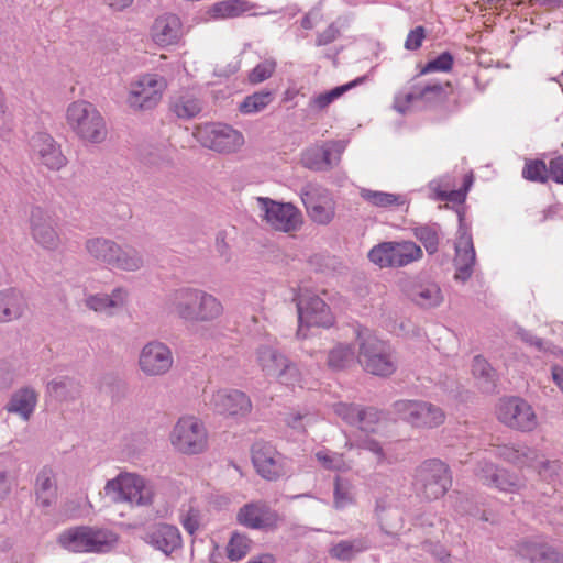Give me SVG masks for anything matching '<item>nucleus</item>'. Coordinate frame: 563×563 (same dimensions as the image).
<instances>
[{
	"instance_id": "f257e3e1",
	"label": "nucleus",
	"mask_w": 563,
	"mask_h": 563,
	"mask_svg": "<svg viewBox=\"0 0 563 563\" xmlns=\"http://www.w3.org/2000/svg\"><path fill=\"white\" fill-rule=\"evenodd\" d=\"M174 311L188 322H211L223 314L222 302L200 289H183L175 294Z\"/></svg>"
},
{
	"instance_id": "f03ea898",
	"label": "nucleus",
	"mask_w": 563,
	"mask_h": 563,
	"mask_svg": "<svg viewBox=\"0 0 563 563\" xmlns=\"http://www.w3.org/2000/svg\"><path fill=\"white\" fill-rule=\"evenodd\" d=\"M118 542L113 531L92 526H77L63 531L58 543L66 550L75 553L108 552Z\"/></svg>"
},
{
	"instance_id": "7ed1b4c3",
	"label": "nucleus",
	"mask_w": 563,
	"mask_h": 563,
	"mask_svg": "<svg viewBox=\"0 0 563 563\" xmlns=\"http://www.w3.org/2000/svg\"><path fill=\"white\" fill-rule=\"evenodd\" d=\"M66 122L82 141L100 143L107 137L104 119L91 102L73 101L66 110Z\"/></svg>"
},
{
	"instance_id": "20e7f679",
	"label": "nucleus",
	"mask_w": 563,
	"mask_h": 563,
	"mask_svg": "<svg viewBox=\"0 0 563 563\" xmlns=\"http://www.w3.org/2000/svg\"><path fill=\"white\" fill-rule=\"evenodd\" d=\"M357 336L360 340L357 362L364 371L382 377L393 375L397 364L390 346L369 332H358Z\"/></svg>"
},
{
	"instance_id": "39448f33",
	"label": "nucleus",
	"mask_w": 563,
	"mask_h": 563,
	"mask_svg": "<svg viewBox=\"0 0 563 563\" xmlns=\"http://www.w3.org/2000/svg\"><path fill=\"white\" fill-rule=\"evenodd\" d=\"M208 431L195 416L180 417L169 433L173 449L184 455H198L208 449Z\"/></svg>"
},
{
	"instance_id": "423d86ee",
	"label": "nucleus",
	"mask_w": 563,
	"mask_h": 563,
	"mask_svg": "<svg viewBox=\"0 0 563 563\" xmlns=\"http://www.w3.org/2000/svg\"><path fill=\"white\" fill-rule=\"evenodd\" d=\"M422 249L410 240L382 242L368 252V258L380 268H399L420 261Z\"/></svg>"
},
{
	"instance_id": "0eeeda50",
	"label": "nucleus",
	"mask_w": 563,
	"mask_h": 563,
	"mask_svg": "<svg viewBox=\"0 0 563 563\" xmlns=\"http://www.w3.org/2000/svg\"><path fill=\"white\" fill-rule=\"evenodd\" d=\"M415 485L427 499L441 498L452 485L448 465L437 459L424 461L416 470Z\"/></svg>"
},
{
	"instance_id": "6e6552de",
	"label": "nucleus",
	"mask_w": 563,
	"mask_h": 563,
	"mask_svg": "<svg viewBox=\"0 0 563 563\" xmlns=\"http://www.w3.org/2000/svg\"><path fill=\"white\" fill-rule=\"evenodd\" d=\"M167 89V80L158 74L140 75L130 84L126 103L133 110H150L155 108Z\"/></svg>"
},
{
	"instance_id": "1a4fd4ad",
	"label": "nucleus",
	"mask_w": 563,
	"mask_h": 563,
	"mask_svg": "<svg viewBox=\"0 0 563 563\" xmlns=\"http://www.w3.org/2000/svg\"><path fill=\"white\" fill-rule=\"evenodd\" d=\"M86 250L96 261L120 269L135 271L143 264L142 257L132 247L121 249L113 241L103 238L89 239Z\"/></svg>"
},
{
	"instance_id": "9d476101",
	"label": "nucleus",
	"mask_w": 563,
	"mask_h": 563,
	"mask_svg": "<svg viewBox=\"0 0 563 563\" xmlns=\"http://www.w3.org/2000/svg\"><path fill=\"white\" fill-rule=\"evenodd\" d=\"M107 495H114L115 501L128 503L131 506H146L152 504L153 490L143 477L133 473H121L107 482Z\"/></svg>"
},
{
	"instance_id": "9b49d317",
	"label": "nucleus",
	"mask_w": 563,
	"mask_h": 563,
	"mask_svg": "<svg viewBox=\"0 0 563 563\" xmlns=\"http://www.w3.org/2000/svg\"><path fill=\"white\" fill-rule=\"evenodd\" d=\"M255 356L258 367L265 375L276 377L282 384L290 387L301 386L299 368L275 347L260 346Z\"/></svg>"
},
{
	"instance_id": "f8f14e48",
	"label": "nucleus",
	"mask_w": 563,
	"mask_h": 563,
	"mask_svg": "<svg viewBox=\"0 0 563 563\" xmlns=\"http://www.w3.org/2000/svg\"><path fill=\"white\" fill-rule=\"evenodd\" d=\"M196 140L205 147L219 153H232L244 144V136L238 130L222 123H206L196 128Z\"/></svg>"
},
{
	"instance_id": "ddd939ff",
	"label": "nucleus",
	"mask_w": 563,
	"mask_h": 563,
	"mask_svg": "<svg viewBox=\"0 0 563 563\" xmlns=\"http://www.w3.org/2000/svg\"><path fill=\"white\" fill-rule=\"evenodd\" d=\"M496 417L504 426L521 432H530L538 426L533 408L519 397L500 399L496 407Z\"/></svg>"
},
{
	"instance_id": "4468645a",
	"label": "nucleus",
	"mask_w": 563,
	"mask_h": 563,
	"mask_svg": "<svg viewBox=\"0 0 563 563\" xmlns=\"http://www.w3.org/2000/svg\"><path fill=\"white\" fill-rule=\"evenodd\" d=\"M257 202L264 211V220L274 230L290 233L302 224L301 212L291 203H283L260 197Z\"/></svg>"
},
{
	"instance_id": "2eb2a0df",
	"label": "nucleus",
	"mask_w": 563,
	"mask_h": 563,
	"mask_svg": "<svg viewBox=\"0 0 563 563\" xmlns=\"http://www.w3.org/2000/svg\"><path fill=\"white\" fill-rule=\"evenodd\" d=\"M394 407L402 419L417 428H437L445 420L443 410L427 401L399 400Z\"/></svg>"
},
{
	"instance_id": "dca6fc26",
	"label": "nucleus",
	"mask_w": 563,
	"mask_h": 563,
	"mask_svg": "<svg viewBox=\"0 0 563 563\" xmlns=\"http://www.w3.org/2000/svg\"><path fill=\"white\" fill-rule=\"evenodd\" d=\"M495 455L519 468H533L541 476H545L551 462L544 461L541 453L521 443L496 445Z\"/></svg>"
},
{
	"instance_id": "f3484780",
	"label": "nucleus",
	"mask_w": 563,
	"mask_h": 563,
	"mask_svg": "<svg viewBox=\"0 0 563 563\" xmlns=\"http://www.w3.org/2000/svg\"><path fill=\"white\" fill-rule=\"evenodd\" d=\"M309 218L318 224H329L335 216V201L331 194L317 186L308 185L301 194Z\"/></svg>"
},
{
	"instance_id": "a211bd4d",
	"label": "nucleus",
	"mask_w": 563,
	"mask_h": 563,
	"mask_svg": "<svg viewBox=\"0 0 563 563\" xmlns=\"http://www.w3.org/2000/svg\"><path fill=\"white\" fill-rule=\"evenodd\" d=\"M299 325L329 328L334 316L323 299L316 295L302 294L297 302Z\"/></svg>"
},
{
	"instance_id": "6ab92c4d",
	"label": "nucleus",
	"mask_w": 563,
	"mask_h": 563,
	"mask_svg": "<svg viewBox=\"0 0 563 563\" xmlns=\"http://www.w3.org/2000/svg\"><path fill=\"white\" fill-rule=\"evenodd\" d=\"M174 357L170 349L157 341L147 343L139 356L140 369L146 376H162L170 371Z\"/></svg>"
},
{
	"instance_id": "aec40b11",
	"label": "nucleus",
	"mask_w": 563,
	"mask_h": 563,
	"mask_svg": "<svg viewBox=\"0 0 563 563\" xmlns=\"http://www.w3.org/2000/svg\"><path fill=\"white\" fill-rule=\"evenodd\" d=\"M241 526L254 530H273L277 528L280 517L264 503H249L241 507L236 514Z\"/></svg>"
},
{
	"instance_id": "412c9836",
	"label": "nucleus",
	"mask_w": 563,
	"mask_h": 563,
	"mask_svg": "<svg viewBox=\"0 0 563 563\" xmlns=\"http://www.w3.org/2000/svg\"><path fill=\"white\" fill-rule=\"evenodd\" d=\"M252 462L257 473L266 479H276L283 475L282 455L266 442H256L252 446Z\"/></svg>"
},
{
	"instance_id": "4be33fe9",
	"label": "nucleus",
	"mask_w": 563,
	"mask_h": 563,
	"mask_svg": "<svg viewBox=\"0 0 563 563\" xmlns=\"http://www.w3.org/2000/svg\"><path fill=\"white\" fill-rule=\"evenodd\" d=\"M402 290L415 305L421 308H433L443 301L440 286L430 279H409L404 284Z\"/></svg>"
},
{
	"instance_id": "5701e85b",
	"label": "nucleus",
	"mask_w": 563,
	"mask_h": 563,
	"mask_svg": "<svg viewBox=\"0 0 563 563\" xmlns=\"http://www.w3.org/2000/svg\"><path fill=\"white\" fill-rule=\"evenodd\" d=\"M150 35L161 47L176 45L183 36V23L178 15L164 13L154 20Z\"/></svg>"
},
{
	"instance_id": "b1692460",
	"label": "nucleus",
	"mask_w": 563,
	"mask_h": 563,
	"mask_svg": "<svg viewBox=\"0 0 563 563\" xmlns=\"http://www.w3.org/2000/svg\"><path fill=\"white\" fill-rule=\"evenodd\" d=\"M345 150L342 141H328L308 148L302 155L303 164L310 169H322L336 164Z\"/></svg>"
},
{
	"instance_id": "393cba45",
	"label": "nucleus",
	"mask_w": 563,
	"mask_h": 563,
	"mask_svg": "<svg viewBox=\"0 0 563 563\" xmlns=\"http://www.w3.org/2000/svg\"><path fill=\"white\" fill-rule=\"evenodd\" d=\"M31 233L34 241L45 249L52 250L59 244L54 218L41 208L31 212Z\"/></svg>"
},
{
	"instance_id": "a878e982",
	"label": "nucleus",
	"mask_w": 563,
	"mask_h": 563,
	"mask_svg": "<svg viewBox=\"0 0 563 563\" xmlns=\"http://www.w3.org/2000/svg\"><path fill=\"white\" fill-rule=\"evenodd\" d=\"M34 159L49 169H60L66 164V157L54 139L45 133H38L31 141Z\"/></svg>"
},
{
	"instance_id": "bb28decb",
	"label": "nucleus",
	"mask_w": 563,
	"mask_h": 563,
	"mask_svg": "<svg viewBox=\"0 0 563 563\" xmlns=\"http://www.w3.org/2000/svg\"><path fill=\"white\" fill-rule=\"evenodd\" d=\"M477 476L485 485L495 487L500 492L518 493L525 487V481L518 475L505 468H499L492 463H486Z\"/></svg>"
},
{
	"instance_id": "cd10ccee",
	"label": "nucleus",
	"mask_w": 563,
	"mask_h": 563,
	"mask_svg": "<svg viewBox=\"0 0 563 563\" xmlns=\"http://www.w3.org/2000/svg\"><path fill=\"white\" fill-rule=\"evenodd\" d=\"M336 416L349 424H355L365 432H375V424L379 422L380 415L374 408L363 409L358 406L339 402L333 406Z\"/></svg>"
},
{
	"instance_id": "c85d7f7f",
	"label": "nucleus",
	"mask_w": 563,
	"mask_h": 563,
	"mask_svg": "<svg viewBox=\"0 0 563 563\" xmlns=\"http://www.w3.org/2000/svg\"><path fill=\"white\" fill-rule=\"evenodd\" d=\"M211 402L218 413L227 416H244L252 408L250 398L239 390H218Z\"/></svg>"
},
{
	"instance_id": "c756f323",
	"label": "nucleus",
	"mask_w": 563,
	"mask_h": 563,
	"mask_svg": "<svg viewBox=\"0 0 563 563\" xmlns=\"http://www.w3.org/2000/svg\"><path fill=\"white\" fill-rule=\"evenodd\" d=\"M145 540L165 554H169L181 547V536L178 528L163 522L152 526Z\"/></svg>"
},
{
	"instance_id": "7c9ffc66",
	"label": "nucleus",
	"mask_w": 563,
	"mask_h": 563,
	"mask_svg": "<svg viewBox=\"0 0 563 563\" xmlns=\"http://www.w3.org/2000/svg\"><path fill=\"white\" fill-rule=\"evenodd\" d=\"M455 253V278L464 282L471 277L475 264V250L471 234L463 232L457 236Z\"/></svg>"
},
{
	"instance_id": "2f4dec72",
	"label": "nucleus",
	"mask_w": 563,
	"mask_h": 563,
	"mask_svg": "<svg viewBox=\"0 0 563 563\" xmlns=\"http://www.w3.org/2000/svg\"><path fill=\"white\" fill-rule=\"evenodd\" d=\"M360 197L368 206L376 209L393 210L408 205L405 195L373 190L368 188H362L360 190Z\"/></svg>"
},
{
	"instance_id": "473e14b6",
	"label": "nucleus",
	"mask_w": 563,
	"mask_h": 563,
	"mask_svg": "<svg viewBox=\"0 0 563 563\" xmlns=\"http://www.w3.org/2000/svg\"><path fill=\"white\" fill-rule=\"evenodd\" d=\"M452 85L448 81L444 84L435 82L417 87L415 91L407 95V101L420 100L428 104H437L445 101L452 95Z\"/></svg>"
},
{
	"instance_id": "72a5a7b5",
	"label": "nucleus",
	"mask_w": 563,
	"mask_h": 563,
	"mask_svg": "<svg viewBox=\"0 0 563 563\" xmlns=\"http://www.w3.org/2000/svg\"><path fill=\"white\" fill-rule=\"evenodd\" d=\"M25 307V299L20 292L13 289L0 291V322L21 317Z\"/></svg>"
},
{
	"instance_id": "f704fd0d",
	"label": "nucleus",
	"mask_w": 563,
	"mask_h": 563,
	"mask_svg": "<svg viewBox=\"0 0 563 563\" xmlns=\"http://www.w3.org/2000/svg\"><path fill=\"white\" fill-rule=\"evenodd\" d=\"M253 9V5L245 0H224L213 3L208 14L214 20L239 18Z\"/></svg>"
},
{
	"instance_id": "c9c22d12",
	"label": "nucleus",
	"mask_w": 563,
	"mask_h": 563,
	"mask_svg": "<svg viewBox=\"0 0 563 563\" xmlns=\"http://www.w3.org/2000/svg\"><path fill=\"white\" fill-rule=\"evenodd\" d=\"M36 501L43 508L51 507L57 497V487L51 470H43L35 483Z\"/></svg>"
},
{
	"instance_id": "e433bc0d",
	"label": "nucleus",
	"mask_w": 563,
	"mask_h": 563,
	"mask_svg": "<svg viewBox=\"0 0 563 563\" xmlns=\"http://www.w3.org/2000/svg\"><path fill=\"white\" fill-rule=\"evenodd\" d=\"M36 402L37 396L35 391L30 388H23L12 396L7 409L10 412L20 415L24 420H27Z\"/></svg>"
},
{
	"instance_id": "4c0bfd02",
	"label": "nucleus",
	"mask_w": 563,
	"mask_h": 563,
	"mask_svg": "<svg viewBox=\"0 0 563 563\" xmlns=\"http://www.w3.org/2000/svg\"><path fill=\"white\" fill-rule=\"evenodd\" d=\"M521 551L531 563H563V553L549 544H529Z\"/></svg>"
},
{
	"instance_id": "58836bf2",
	"label": "nucleus",
	"mask_w": 563,
	"mask_h": 563,
	"mask_svg": "<svg viewBox=\"0 0 563 563\" xmlns=\"http://www.w3.org/2000/svg\"><path fill=\"white\" fill-rule=\"evenodd\" d=\"M363 81V78H356L355 80H352L345 85L338 86L330 91H325L322 93H319L311 98L309 106L312 110H324L327 109L333 101L339 99L341 96H343L345 92L351 90L352 88L356 87L358 84Z\"/></svg>"
},
{
	"instance_id": "ea45409f",
	"label": "nucleus",
	"mask_w": 563,
	"mask_h": 563,
	"mask_svg": "<svg viewBox=\"0 0 563 563\" xmlns=\"http://www.w3.org/2000/svg\"><path fill=\"white\" fill-rule=\"evenodd\" d=\"M170 110L180 119H191L201 111V103L195 96L185 93L172 102Z\"/></svg>"
},
{
	"instance_id": "a19ab883",
	"label": "nucleus",
	"mask_w": 563,
	"mask_h": 563,
	"mask_svg": "<svg viewBox=\"0 0 563 563\" xmlns=\"http://www.w3.org/2000/svg\"><path fill=\"white\" fill-rule=\"evenodd\" d=\"M316 459L328 471L346 472L351 468V461L346 460L344 454L328 449L318 451Z\"/></svg>"
},
{
	"instance_id": "79ce46f5",
	"label": "nucleus",
	"mask_w": 563,
	"mask_h": 563,
	"mask_svg": "<svg viewBox=\"0 0 563 563\" xmlns=\"http://www.w3.org/2000/svg\"><path fill=\"white\" fill-rule=\"evenodd\" d=\"M251 543L247 536L240 532L232 533L225 548L228 559L230 561L242 560L250 552Z\"/></svg>"
},
{
	"instance_id": "37998d69",
	"label": "nucleus",
	"mask_w": 563,
	"mask_h": 563,
	"mask_svg": "<svg viewBox=\"0 0 563 563\" xmlns=\"http://www.w3.org/2000/svg\"><path fill=\"white\" fill-rule=\"evenodd\" d=\"M354 360V351L350 345L338 344L328 355V366L333 371L346 368Z\"/></svg>"
},
{
	"instance_id": "c03bdc74",
	"label": "nucleus",
	"mask_w": 563,
	"mask_h": 563,
	"mask_svg": "<svg viewBox=\"0 0 563 563\" xmlns=\"http://www.w3.org/2000/svg\"><path fill=\"white\" fill-rule=\"evenodd\" d=\"M273 101L271 91H258L244 98L239 110L244 114L256 113L264 110Z\"/></svg>"
},
{
	"instance_id": "a18cd8bd",
	"label": "nucleus",
	"mask_w": 563,
	"mask_h": 563,
	"mask_svg": "<svg viewBox=\"0 0 563 563\" xmlns=\"http://www.w3.org/2000/svg\"><path fill=\"white\" fill-rule=\"evenodd\" d=\"M124 302V292L121 289L113 291L112 297L91 296L87 299V306L99 312H108L111 308L122 306Z\"/></svg>"
},
{
	"instance_id": "49530a36",
	"label": "nucleus",
	"mask_w": 563,
	"mask_h": 563,
	"mask_svg": "<svg viewBox=\"0 0 563 563\" xmlns=\"http://www.w3.org/2000/svg\"><path fill=\"white\" fill-rule=\"evenodd\" d=\"M522 177L529 181L544 184L550 178L549 166L541 159H527Z\"/></svg>"
},
{
	"instance_id": "de8ad7c7",
	"label": "nucleus",
	"mask_w": 563,
	"mask_h": 563,
	"mask_svg": "<svg viewBox=\"0 0 563 563\" xmlns=\"http://www.w3.org/2000/svg\"><path fill=\"white\" fill-rule=\"evenodd\" d=\"M333 501L338 509L345 508L354 503L353 485L349 481L339 476L335 477Z\"/></svg>"
},
{
	"instance_id": "09e8293b",
	"label": "nucleus",
	"mask_w": 563,
	"mask_h": 563,
	"mask_svg": "<svg viewBox=\"0 0 563 563\" xmlns=\"http://www.w3.org/2000/svg\"><path fill=\"white\" fill-rule=\"evenodd\" d=\"M48 393L56 400H67L78 394V386L70 379L64 378L48 384Z\"/></svg>"
},
{
	"instance_id": "8fccbe9b",
	"label": "nucleus",
	"mask_w": 563,
	"mask_h": 563,
	"mask_svg": "<svg viewBox=\"0 0 563 563\" xmlns=\"http://www.w3.org/2000/svg\"><path fill=\"white\" fill-rule=\"evenodd\" d=\"M413 235L423 244L429 254H434L438 251L439 233L435 228L429 225L415 228Z\"/></svg>"
},
{
	"instance_id": "3c124183",
	"label": "nucleus",
	"mask_w": 563,
	"mask_h": 563,
	"mask_svg": "<svg viewBox=\"0 0 563 563\" xmlns=\"http://www.w3.org/2000/svg\"><path fill=\"white\" fill-rule=\"evenodd\" d=\"M473 175L467 174L464 177L463 180V188L459 190H439L435 189L437 198L441 201H449V202H455L461 203L464 202L466 198V194L470 190L471 186L473 185Z\"/></svg>"
},
{
	"instance_id": "603ef678",
	"label": "nucleus",
	"mask_w": 563,
	"mask_h": 563,
	"mask_svg": "<svg viewBox=\"0 0 563 563\" xmlns=\"http://www.w3.org/2000/svg\"><path fill=\"white\" fill-rule=\"evenodd\" d=\"M453 66V57L450 53L444 52L437 58L428 62L419 71V75H426L433 71H450Z\"/></svg>"
},
{
	"instance_id": "864d4df0",
	"label": "nucleus",
	"mask_w": 563,
	"mask_h": 563,
	"mask_svg": "<svg viewBox=\"0 0 563 563\" xmlns=\"http://www.w3.org/2000/svg\"><path fill=\"white\" fill-rule=\"evenodd\" d=\"M179 520L184 529L189 534H194L200 527V511L192 505H188L187 508L181 509Z\"/></svg>"
},
{
	"instance_id": "5fc2aeb1",
	"label": "nucleus",
	"mask_w": 563,
	"mask_h": 563,
	"mask_svg": "<svg viewBox=\"0 0 563 563\" xmlns=\"http://www.w3.org/2000/svg\"><path fill=\"white\" fill-rule=\"evenodd\" d=\"M276 62L273 59H266L256 65L249 74V81L251 84H260L268 79L275 71Z\"/></svg>"
},
{
	"instance_id": "6e6d98bb",
	"label": "nucleus",
	"mask_w": 563,
	"mask_h": 563,
	"mask_svg": "<svg viewBox=\"0 0 563 563\" xmlns=\"http://www.w3.org/2000/svg\"><path fill=\"white\" fill-rule=\"evenodd\" d=\"M472 373L477 379L494 383L495 372L482 356H475L472 364Z\"/></svg>"
},
{
	"instance_id": "4d7b16f0",
	"label": "nucleus",
	"mask_w": 563,
	"mask_h": 563,
	"mask_svg": "<svg viewBox=\"0 0 563 563\" xmlns=\"http://www.w3.org/2000/svg\"><path fill=\"white\" fill-rule=\"evenodd\" d=\"M363 548H356L351 541H340L330 549V555L338 560H350L354 553L362 551Z\"/></svg>"
},
{
	"instance_id": "13d9d810",
	"label": "nucleus",
	"mask_w": 563,
	"mask_h": 563,
	"mask_svg": "<svg viewBox=\"0 0 563 563\" xmlns=\"http://www.w3.org/2000/svg\"><path fill=\"white\" fill-rule=\"evenodd\" d=\"M424 37V29L422 26H417L407 35L405 47L409 51H416L422 45Z\"/></svg>"
},
{
	"instance_id": "bf43d9fd",
	"label": "nucleus",
	"mask_w": 563,
	"mask_h": 563,
	"mask_svg": "<svg viewBox=\"0 0 563 563\" xmlns=\"http://www.w3.org/2000/svg\"><path fill=\"white\" fill-rule=\"evenodd\" d=\"M550 178L563 184V155L552 158L549 163Z\"/></svg>"
},
{
	"instance_id": "052dcab7",
	"label": "nucleus",
	"mask_w": 563,
	"mask_h": 563,
	"mask_svg": "<svg viewBox=\"0 0 563 563\" xmlns=\"http://www.w3.org/2000/svg\"><path fill=\"white\" fill-rule=\"evenodd\" d=\"M340 34V30L334 24H330L323 32L317 37V45L323 46L334 42Z\"/></svg>"
},
{
	"instance_id": "680f3d73",
	"label": "nucleus",
	"mask_w": 563,
	"mask_h": 563,
	"mask_svg": "<svg viewBox=\"0 0 563 563\" xmlns=\"http://www.w3.org/2000/svg\"><path fill=\"white\" fill-rule=\"evenodd\" d=\"M362 448L374 453L377 457L378 463H382L385 461L384 450L377 441H375L373 439L365 440L362 443Z\"/></svg>"
},
{
	"instance_id": "e2e57ef3",
	"label": "nucleus",
	"mask_w": 563,
	"mask_h": 563,
	"mask_svg": "<svg viewBox=\"0 0 563 563\" xmlns=\"http://www.w3.org/2000/svg\"><path fill=\"white\" fill-rule=\"evenodd\" d=\"M104 3L113 11H123L129 8L134 0H103Z\"/></svg>"
},
{
	"instance_id": "0e129e2a",
	"label": "nucleus",
	"mask_w": 563,
	"mask_h": 563,
	"mask_svg": "<svg viewBox=\"0 0 563 563\" xmlns=\"http://www.w3.org/2000/svg\"><path fill=\"white\" fill-rule=\"evenodd\" d=\"M532 3L540 4L547 10H554L556 8L563 7V0H533Z\"/></svg>"
},
{
	"instance_id": "69168bd1",
	"label": "nucleus",
	"mask_w": 563,
	"mask_h": 563,
	"mask_svg": "<svg viewBox=\"0 0 563 563\" xmlns=\"http://www.w3.org/2000/svg\"><path fill=\"white\" fill-rule=\"evenodd\" d=\"M246 563H275V558L269 553H264V554L254 556Z\"/></svg>"
},
{
	"instance_id": "338daca9",
	"label": "nucleus",
	"mask_w": 563,
	"mask_h": 563,
	"mask_svg": "<svg viewBox=\"0 0 563 563\" xmlns=\"http://www.w3.org/2000/svg\"><path fill=\"white\" fill-rule=\"evenodd\" d=\"M303 416L299 412H291L287 418V424L291 428H298Z\"/></svg>"
},
{
	"instance_id": "774afa93",
	"label": "nucleus",
	"mask_w": 563,
	"mask_h": 563,
	"mask_svg": "<svg viewBox=\"0 0 563 563\" xmlns=\"http://www.w3.org/2000/svg\"><path fill=\"white\" fill-rule=\"evenodd\" d=\"M552 376L556 385L563 390V368L562 367H553Z\"/></svg>"
}]
</instances>
